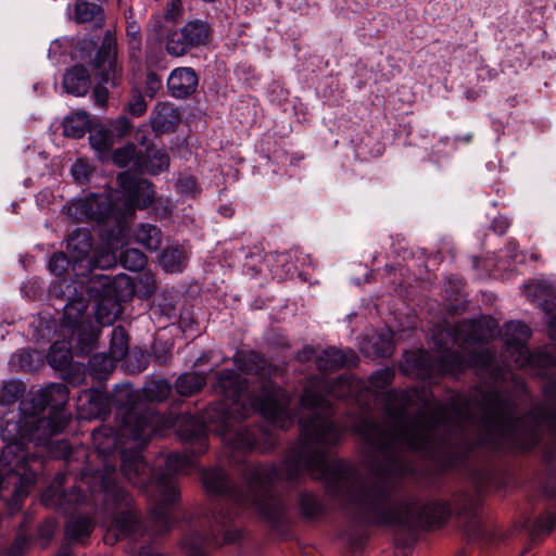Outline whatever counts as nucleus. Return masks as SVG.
Wrapping results in <instances>:
<instances>
[{
	"instance_id": "c85d7f7f",
	"label": "nucleus",
	"mask_w": 556,
	"mask_h": 556,
	"mask_svg": "<svg viewBox=\"0 0 556 556\" xmlns=\"http://www.w3.org/2000/svg\"><path fill=\"white\" fill-rule=\"evenodd\" d=\"M116 363L110 354L96 353L89 358L87 370L94 379L102 380L114 369Z\"/></svg>"
},
{
	"instance_id": "2f4dec72",
	"label": "nucleus",
	"mask_w": 556,
	"mask_h": 556,
	"mask_svg": "<svg viewBox=\"0 0 556 556\" xmlns=\"http://www.w3.org/2000/svg\"><path fill=\"white\" fill-rule=\"evenodd\" d=\"M121 265L129 271L142 270L147 263V255L138 249H126L118 256Z\"/></svg>"
},
{
	"instance_id": "dca6fc26",
	"label": "nucleus",
	"mask_w": 556,
	"mask_h": 556,
	"mask_svg": "<svg viewBox=\"0 0 556 556\" xmlns=\"http://www.w3.org/2000/svg\"><path fill=\"white\" fill-rule=\"evenodd\" d=\"M402 370L421 380L437 378V358L427 351H406L403 355Z\"/></svg>"
},
{
	"instance_id": "0e129e2a",
	"label": "nucleus",
	"mask_w": 556,
	"mask_h": 556,
	"mask_svg": "<svg viewBox=\"0 0 556 556\" xmlns=\"http://www.w3.org/2000/svg\"><path fill=\"white\" fill-rule=\"evenodd\" d=\"M97 340V336L94 333H90L88 337V343H84V339L80 337L77 342V349L79 350V354H84L85 352H89L91 350V344Z\"/></svg>"
},
{
	"instance_id": "680f3d73",
	"label": "nucleus",
	"mask_w": 556,
	"mask_h": 556,
	"mask_svg": "<svg viewBox=\"0 0 556 556\" xmlns=\"http://www.w3.org/2000/svg\"><path fill=\"white\" fill-rule=\"evenodd\" d=\"M108 90L104 86L98 85L93 89V97L97 105L104 106L108 101Z\"/></svg>"
},
{
	"instance_id": "5fc2aeb1",
	"label": "nucleus",
	"mask_w": 556,
	"mask_h": 556,
	"mask_svg": "<svg viewBox=\"0 0 556 556\" xmlns=\"http://www.w3.org/2000/svg\"><path fill=\"white\" fill-rule=\"evenodd\" d=\"M511 222L508 217L504 215H498L493 218L491 223V229L493 230L494 233L503 236L508 231Z\"/></svg>"
},
{
	"instance_id": "e2e57ef3",
	"label": "nucleus",
	"mask_w": 556,
	"mask_h": 556,
	"mask_svg": "<svg viewBox=\"0 0 556 556\" xmlns=\"http://www.w3.org/2000/svg\"><path fill=\"white\" fill-rule=\"evenodd\" d=\"M141 39H128V52L130 59H138L141 53Z\"/></svg>"
},
{
	"instance_id": "37998d69",
	"label": "nucleus",
	"mask_w": 556,
	"mask_h": 556,
	"mask_svg": "<svg viewBox=\"0 0 556 556\" xmlns=\"http://www.w3.org/2000/svg\"><path fill=\"white\" fill-rule=\"evenodd\" d=\"M148 109L147 101L144 100L141 91L138 88L131 90L130 99L126 105V111L135 117L142 116Z\"/></svg>"
},
{
	"instance_id": "13d9d810",
	"label": "nucleus",
	"mask_w": 556,
	"mask_h": 556,
	"mask_svg": "<svg viewBox=\"0 0 556 556\" xmlns=\"http://www.w3.org/2000/svg\"><path fill=\"white\" fill-rule=\"evenodd\" d=\"M132 357L136 362V365H134V370H136L137 372H141L147 369L149 365V355L146 352H134Z\"/></svg>"
},
{
	"instance_id": "a878e982",
	"label": "nucleus",
	"mask_w": 556,
	"mask_h": 556,
	"mask_svg": "<svg viewBox=\"0 0 556 556\" xmlns=\"http://www.w3.org/2000/svg\"><path fill=\"white\" fill-rule=\"evenodd\" d=\"M136 243L149 251H157L162 244V231L152 224H140L134 231Z\"/></svg>"
},
{
	"instance_id": "6ab92c4d",
	"label": "nucleus",
	"mask_w": 556,
	"mask_h": 556,
	"mask_svg": "<svg viewBox=\"0 0 556 556\" xmlns=\"http://www.w3.org/2000/svg\"><path fill=\"white\" fill-rule=\"evenodd\" d=\"M117 39L108 29L93 58V70H117Z\"/></svg>"
},
{
	"instance_id": "49530a36",
	"label": "nucleus",
	"mask_w": 556,
	"mask_h": 556,
	"mask_svg": "<svg viewBox=\"0 0 556 556\" xmlns=\"http://www.w3.org/2000/svg\"><path fill=\"white\" fill-rule=\"evenodd\" d=\"M10 364L16 370L30 371L34 369L33 353L26 350L17 351L12 355Z\"/></svg>"
},
{
	"instance_id": "864d4df0",
	"label": "nucleus",
	"mask_w": 556,
	"mask_h": 556,
	"mask_svg": "<svg viewBox=\"0 0 556 556\" xmlns=\"http://www.w3.org/2000/svg\"><path fill=\"white\" fill-rule=\"evenodd\" d=\"M50 130L53 136V140L58 139L59 132L64 137V140H66L70 137V115L64 116L60 123H52Z\"/></svg>"
},
{
	"instance_id": "5701e85b",
	"label": "nucleus",
	"mask_w": 556,
	"mask_h": 556,
	"mask_svg": "<svg viewBox=\"0 0 556 556\" xmlns=\"http://www.w3.org/2000/svg\"><path fill=\"white\" fill-rule=\"evenodd\" d=\"M467 368V358L459 352H444L437 358V378L445 375H460Z\"/></svg>"
},
{
	"instance_id": "3c124183",
	"label": "nucleus",
	"mask_w": 556,
	"mask_h": 556,
	"mask_svg": "<svg viewBox=\"0 0 556 556\" xmlns=\"http://www.w3.org/2000/svg\"><path fill=\"white\" fill-rule=\"evenodd\" d=\"M161 87L162 77L157 74V72H147L146 94L149 98H154Z\"/></svg>"
},
{
	"instance_id": "4468645a",
	"label": "nucleus",
	"mask_w": 556,
	"mask_h": 556,
	"mask_svg": "<svg viewBox=\"0 0 556 556\" xmlns=\"http://www.w3.org/2000/svg\"><path fill=\"white\" fill-rule=\"evenodd\" d=\"M111 403L108 395L98 389H86L79 393L76 401L79 419H101L110 414Z\"/></svg>"
},
{
	"instance_id": "c756f323",
	"label": "nucleus",
	"mask_w": 556,
	"mask_h": 556,
	"mask_svg": "<svg viewBox=\"0 0 556 556\" xmlns=\"http://www.w3.org/2000/svg\"><path fill=\"white\" fill-rule=\"evenodd\" d=\"M172 384L167 379H151L142 388L143 396L149 402H164L172 394Z\"/></svg>"
},
{
	"instance_id": "f03ea898",
	"label": "nucleus",
	"mask_w": 556,
	"mask_h": 556,
	"mask_svg": "<svg viewBox=\"0 0 556 556\" xmlns=\"http://www.w3.org/2000/svg\"><path fill=\"white\" fill-rule=\"evenodd\" d=\"M137 400L138 393L131 387L115 389L112 404L122 410L121 427L116 430L102 425L92 431L91 438L104 457L119 452L121 470L128 482L142 491L154 486L159 498L141 522L132 497L117 481L116 469L105 466L100 475L99 495L104 510L112 515L103 538L108 545L168 532L175 522L174 506L180 497L173 473L189 472L195 466L193 457L208 450L210 429L199 418L142 409Z\"/></svg>"
},
{
	"instance_id": "473e14b6",
	"label": "nucleus",
	"mask_w": 556,
	"mask_h": 556,
	"mask_svg": "<svg viewBox=\"0 0 556 556\" xmlns=\"http://www.w3.org/2000/svg\"><path fill=\"white\" fill-rule=\"evenodd\" d=\"M556 529V511L547 509L539 516L530 528V536L536 540Z\"/></svg>"
},
{
	"instance_id": "39448f33",
	"label": "nucleus",
	"mask_w": 556,
	"mask_h": 556,
	"mask_svg": "<svg viewBox=\"0 0 556 556\" xmlns=\"http://www.w3.org/2000/svg\"><path fill=\"white\" fill-rule=\"evenodd\" d=\"M476 392L480 396L478 405L484 410L481 418L484 432L476 441L463 440L455 451L448 452L445 455V467H466L481 447L495 453L528 455L542 442L541 424H544L554 437L543 451V460L552 477L553 467L556 465V408L542 406L536 412L530 410L516 417L515 402L498 390L479 389ZM543 393L556 403V380L545 386Z\"/></svg>"
},
{
	"instance_id": "9d476101",
	"label": "nucleus",
	"mask_w": 556,
	"mask_h": 556,
	"mask_svg": "<svg viewBox=\"0 0 556 556\" xmlns=\"http://www.w3.org/2000/svg\"><path fill=\"white\" fill-rule=\"evenodd\" d=\"M493 334L485 329L480 320L464 319L450 327H437L433 330L432 339L439 349L447 348L448 344L459 342L467 345H476L486 342Z\"/></svg>"
},
{
	"instance_id": "58836bf2",
	"label": "nucleus",
	"mask_w": 556,
	"mask_h": 556,
	"mask_svg": "<svg viewBox=\"0 0 556 556\" xmlns=\"http://www.w3.org/2000/svg\"><path fill=\"white\" fill-rule=\"evenodd\" d=\"M93 528L94 523L90 517L83 515L74 516L72 514V543L89 538Z\"/></svg>"
},
{
	"instance_id": "c03bdc74",
	"label": "nucleus",
	"mask_w": 556,
	"mask_h": 556,
	"mask_svg": "<svg viewBox=\"0 0 556 556\" xmlns=\"http://www.w3.org/2000/svg\"><path fill=\"white\" fill-rule=\"evenodd\" d=\"M176 189L180 194L191 198L200 193L198 181L192 175H180L176 181Z\"/></svg>"
},
{
	"instance_id": "338daca9",
	"label": "nucleus",
	"mask_w": 556,
	"mask_h": 556,
	"mask_svg": "<svg viewBox=\"0 0 556 556\" xmlns=\"http://www.w3.org/2000/svg\"><path fill=\"white\" fill-rule=\"evenodd\" d=\"M482 92H484L483 87L476 88L472 86H468L466 87L465 90V97L469 101H475L481 96Z\"/></svg>"
},
{
	"instance_id": "4c0bfd02",
	"label": "nucleus",
	"mask_w": 556,
	"mask_h": 556,
	"mask_svg": "<svg viewBox=\"0 0 556 556\" xmlns=\"http://www.w3.org/2000/svg\"><path fill=\"white\" fill-rule=\"evenodd\" d=\"M184 252L179 247H168L162 251L161 263L166 271L178 273L182 270Z\"/></svg>"
},
{
	"instance_id": "e433bc0d",
	"label": "nucleus",
	"mask_w": 556,
	"mask_h": 556,
	"mask_svg": "<svg viewBox=\"0 0 556 556\" xmlns=\"http://www.w3.org/2000/svg\"><path fill=\"white\" fill-rule=\"evenodd\" d=\"M31 542V538L27 530V516L24 517V521L20 526V530L14 538L13 542L7 548L8 556H22L28 549Z\"/></svg>"
},
{
	"instance_id": "774afa93",
	"label": "nucleus",
	"mask_w": 556,
	"mask_h": 556,
	"mask_svg": "<svg viewBox=\"0 0 556 556\" xmlns=\"http://www.w3.org/2000/svg\"><path fill=\"white\" fill-rule=\"evenodd\" d=\"M96 48V41L93 39H84L80 42L79 50L80 52H87L90 53Z\"/></svg>"
},
{
	"instance_id": "393cba45",
	"label": "nucleus",
	"mask_w": 556,
	"mask_h": 556,
	"mask_svg": "<svg viewBox=\"0 0 556 556\" xmlns=\"http://www.w3.org/2000/svg\"><path fill=\"white\" fill-rule=\"evenodd\" d=\"M206 381V375L203 372L186 371L176 379L175 389L180 396H191L200 392Z\"/></svg>"
},
{
	"instance_id": "4d7b16f0",
	"label": "nucleus",
	"mask_w": 556,
	"mask_h": 556,
	"mask_svg": "<svg viewBox=\"0 0 556 556\" xmlns=\"http://www.w3.org/2000/svg\"><path fill=\"white\" fill-rule=\"evenodd\" d=\"M180 0H167L164 17L166 21H174L180 12Z\"/></svg>"
},
{
	"instance_id": "72a5a7b5",
	"label": "nucleus",
	"mask_w": 556,
	"mask_h": 556,
	"mask_svg": "<svg viewBox=\"0 0 556 556\" xmlns=\"http://www.w3.org/2000/svg\"><path fill=\"white\" fill-rule=\"evenodd\" d=\"M25 392V384L18 380L3 381L0 387V405H13Z\"/></svg>"
},
{
	"instance_id": "2eb2a0df",
	"label": "nucleus",
	"mask_w": 556,
	"mask_h": 556,
	"mask_svg": "<svg viewBox=\"0 0 556 556\" xmlns=\"http://www.w3.org/2000/svg\"><path fill=\"white\" fill-rule=\"evenodd\" d=\"M66 476L58 473L52 483L42 492L40 501L47 507L64 515V539L70 535V496L64 488Z\"/></svg>"
},
{
	"instance_id": "ea45409f",
	"label": "nucleus",
	"mask_w": 556,
	"mask_h": 556,
	"mask_svg": "<svg viewBox=\"0 0 556 556\" xmlns=\"http://www.w3.org/2000/svg\"><path fill=\"white\" fill-rule=\"evenodd\" d=\"M70 54V40L67 38L55 39L51 42L48 56L53 66L66 64Z\"/></svg>"
},
{
	"instance_id": "603ef678",
	"label": "nucleus",
	"mask_w": 556,
	"mask_h": 556,
	"mask_svg": "<svg viewBox=\"0 0 556 556\" xmlns=\"http://www.w3.org/2000/svg\"><path fill=\"white\" fill-rule=\"evenodd\" d=\"M89 174L90 166L81 159H77L72 165V178L74 180L84 181L88 178Z\"/></svg>"
},
{
	"instance_id": "69168bd1",
	"label": "nucleus",
	"mask_w": 556,
	"mask_h": 556,
	"mask_svg": "<svg viewBox=\"0 0 556 556\" xmlns=\"http://www.w3.org/2000/svg\"><path fill=\"white\" fill-rule=\"evenodd\" d=\"M79 371L85 372L84 365L83 364H78V363L74 364L72 362V378H71L72 386L80 383L83 381V378L80 377V375H78Z\"/></svg>"
},
{
	"instance_id": "4be33fe9",
	"label": "nucleus",
	"mask_w": 556,
	"mask_h": 556,
	"mask_svg": "<svg viewBox=\"0 0 556 556\" xmlns=\"http://www.w3.org/2000/svg\"><path fill=\"white\" fill-rule=\"evenodd\" d=\"M48 364L60 371L64 380L70 379V341H55L47 354Z\"/></svg>"
},
{
	"instance_id": "052dcab7",
	"label": "nucleus",
	"mask_w": 556,
	"mask_h": 556,
	"mask_svg": "<svg viewBox=\"0 0 556 556\" xmlns=\"http://www.w3.org/2000/svg\"><path fill=\"white\" fill-rule=\"evenodd\" d=\"M315 355V349L311 345H304L300 351H298L294 355V359L299 363H307Z\"/></svg>"
},
{
	"instance_id": "f3484780",
	"label": "nucleus",
	"mask_w": 556,
	"mask_h": 556,
	"mask_svg": "<svg viewBox=\"0 0 556 556\" xmlns=\"http://www.w3.org/2000/svg\"><path fill=\"white\" fill-rule=\"evenodd\" d=\"M168 167V153L163 149H154L152 147L140 151L135 162V172L139 174L148 173L150 175H157L167 170Z\"/></svg>"
},
{
	"instance_id": "0eeeda50",
	"label": "nucleus",
	"mask_w": 556,
	"mask_h": 556,
	"mask_svg": "<svg viewBox=\"0 0 556 556\" xmlns=\"http://www.w3.org/2000/svg\"><path fill=\"white\" fill-rule=\"evenodd\" d=\"M81 277L72 278V305L74 302H84L86 296L96 301V317L99 324L111 325L115 319V314L106 307V303H112L117 298L116 287L125 285L130 286V279L126 275L111 277L104 274H92L86 280Z\"/></svg>"
},
{
	"instance_id": "b1692460",
	"label": "nucleus",
	"mask_w": 556,
	"mask_h": 556,
	"mask_svg": "<svg viewBox=\"0 0 556 556\" xmlns=\"http://www.w3.org/2000/svg\"><path fill=\"white\" fill-rule=\"evenodd\" d=\"M182 30L192 48L207 46L211 41L212 27L206 21H189L184 25Z\"/></svg>"
},
{
	"instance_id": "a18cd8bd",
	"label": "nucleus",
	"mask_w": 556,
	"mask_h": 556,
	"mask_svg": "<svg viewBox=\"0 0 556 556\" xmlns=\"http://www.w3.org/2000/svg\"><path fill=\"white\" fill-rule=\"evenodd\" d=\"M468 368L486 369L493 362L494 355L491 351L470 352L466 356Z\"/></svg>"
},
{
	"instance_id": "ddd939ff",
	"label": "nucleus",
	"mask_w": 556,
	"mask_h": 556,
	"mask_svg": "<svg viewBox=\"0 0 556 556\" xmlns=\"http://www.w3.org/2000/svg\"><path fill=\"white\" fill-rule=\"evenodd\" d=\"M68 268L70 258L63 252L53 253L48 262L49 271L55 276V279L49 287V295L63 302L62 309L64 311V318L66 317V311L70 307V282L67 280Z\"/></svg>"
},
{
	"instance_id": "79ce46f5",
	"label": "nucleus",
	"mask_w": 556,
	"mask_h": 556,
	"mask_svg": "<svg viewBox=\"0 0 556 556\" xmlns=\"http://www.w3.org/2000/svg\"><path fill=\"white\" fill-rule=\"evenodd\" d=\"M58 528V521L53 517L47 518L37 529L35 540L41 547H47L52 541Z\"/></svg>"
},
{
	"instance_id": "aec40b11",
	"label": "nucleus",
	"mask_w": 556,
	"mask_h": 556,
	"mask_svg": "<svg viewBox=\"0 0 556 556\" xmlns=\"http://www.w3.org/2000/svg\"><path fill=\"white\" fill-rule=\"evenodd\" d=\"M180 122V113L170 103L159 102L155 104L150 124L154 132L162 134L172 130Z\"/></svg>"
},
{
	"instance_id": "412c9836",
	"label": "nucleus",
	"mask_w": 556,
	"mask_h": 556,
	"mask_svg": "<svg viewBox=\"0 0 556 556\" xmlns=\"http://www.w3.org/2000/svg\"><path fill=\"white\" fill-rule=\"evenodd\" d=\"M199 83L197 72H170L167 77L169 93L178 99H184L195 91Z\"/></svg>"
},
{
	"instance_id": "bb28decb",
	"label": "nucleus",
	"mask_w": 556,
	"mask_h": 556,
	"mask_svg": "<svg viewBox=\"0 0 556 556\" xmlns=\"http://www.w3.org/2000/svg\"><path fill=\"white\" fill-rule=\"evenodd\" d=\"M299 508L303 518L312 520L326 513L323 501L313 492L302 491L299 494Z\"/></svg>"
},
{
	"instance_id": "1a4fd4ad",
	"label": "nucleus",
	"mask_w": 556,
	"mask_h": 556,
	"mask_svg": "<svg viewBox=\"0 0 556 556\" xmlns=\"http://www.w3.org/2000/svg\"><path fill=\"white\" fill-rule=\"evenodd\" d=\"M531 337L530 327L522 321H508L504 326V351L517 367L523 368L534 363L547 365L545 353H530L528 341Z\"/></svg>"
},
{
	"instance_id": "9b49d317",
	"label": "nucleus",
	"mask_w": 556,
	"mask_h": 556,
	"mask_svg": "<svg viewBox=\"0 0 556 556\" xmlns=\"http://www.w3.org/2000/svg\"><path fill=\"white\" fill-rule=\"evenodd\" d=\"M236 368L244 375L256 376L264 381H273L271 378L281 375L283 369L269 362L266 356L256 350H237L232 355Z\"/></svg>"
},
{
	"instance_id": "a19ab883",
	"label": "nucleus",
	"mask_w": 556,
	"mask_h": 556,
	"mask_svg": "<svg viewBox=\"0 0 556 556\" xmlns=\"http://www.w3.org/2000/svg\"><path fill=\"white\" fill-rule=\"evenodd\" d=\"M139 154L140 151L136 150L135 144L128 143L116 149L113 152L112 160L118 167L131 166V168L135 170V162Z\"/></svg>"
},
{
	"instance_id": "c9c22d12",
	"label": "nucleus",
	"mask_w": 556,
	"mask_h": 556,
	"mask_svg": "<svg viewBox=\"0 0 556 556\" xmlns=\"http://www.w3.org/2000/svg\"><path fill=\"white\" fill-rule=\"evenodd\" d=\"M395 372L390 367L380 368L374 371L369 378L368 382L369 392L364 394V399L374 395L377 390L386 389L389 384L392 383L394 379Z\"/></svg>"
},
{
	"instance_id": "a211bd4d",
	"label": "nucleus",
	"mask_w": 556,
	"mask_h": 556,
	"mask_svg": "<svg viewBox=\"0 0 556 556\" xmlns=\"http://www.w3.org/2000/svg\"><path fill=\"white\" fill-rule=\"evenodd\" d=\"M356 361L357 356L353 350L343 351L330 346L317 355L315 364L319 371H337L345 365H354Z\"/></svg>"
},
{
	"instance_id": "09e8293b",
	"label": "nucleus",
	"mask_w": 556,
	"mask_h": 556,
	"mask_svg": "<svg viewBox=\"0 0 556 556\" xmlns=\"http://www.w3.org/2000/svg\"><path fill=\"white\" fill-rule=\"evenodd\" d=\"M77 75L72 77V96H84L90 88L89 72H76Z\"/></svg>"
},
{
	"instance_id": "f8f14e48",
	"label": "nucleus",
	"mask_w": 556,
	"mask_h": 556,
	"mask_svg": "<svg viewBox=\"0 0 556 556\" xmlns=\"http://www.w3.org/2000/svg\"><path fill=\"white\" fill-rule=\"evenodd\" d=\"M89 132V142L98 152H106L114 144L113 134L102 124H92L86 112H72V138Z\"/></svg>"
},
{
	"instance_id": "f704fd0d",
	"label": "nucleus",
	"mask_w": 556,
	"mask_h": 556,
	"mask_svg": "<svg viewBox=\"0 0 556 556\" xmlns=\"http://www.w3.org/2000/svg\"><path fill=\"white\" fill-rule=\"evenodd\" d=\"M188 41L182 28L170 31L166 38V51L173 56H181L192 48Z\"/></svg>"
},
{
	"instance_id": "20e7f679",
	"label": "nucleus",
	"mask_w": 556,
	"mask_h": 556,
	"mask_svg": "<svg viewBox=\"0 0 556 556\" xmlns=\"http://www.w3.org/2000/svg\"><path fill=\"white\" fill-rule=\"evenodd\" d=\"M415 395L409 390H388L382 397L383 410L392 422L382 425L362 418L352 428L364 442L365 456L380 476L406 473L409 470L406 453L428 451L433 432L459 419L470 405L466 396L454 393L448 404L425 405L408 418L406 413Z\"/></svg>"
},
{
	"instance_id": "bf43d9fd",
	"label": "nucleus",
	"mask_w": 556,
	"mask_h": 556,
	"mask_svg": "<svg viewBox=\"0 0 556 556\" xmlns=\"http://www.w3.org/2000/svg\"><path fill=\"white\" fill-rule=\"evenodd\" d=\"M153 357L154 359L164 365L167 364L170 359L169 350H166L163 345L154 344L153 345Z\"/></svg>"
},
{
	"instance_id": "7c9ffc66",
	"label": "nucleus",
	"mask_w": 556,
	"mask_h": 556,
	"mask_svg": "<svg viewBox=\"0 0 556 556\" xmlns=\"http://www.w3.org/2000/svg\"><path fill=\"white\" fill-rule=\"evenodd\" d=\"M129 350V340L124 327H114L111 334L109 354L119 362L126 357Z\"/></svg>"
},
{
	"instance_id": "7ed1b4c3",
	"label": "nucleus",
	"mask_w": 556,
	"mask_h": 556,
	"mask_svg": "<svg viewBox=\"0 0 556 556\" xmlns=\"http://www.w3.org/2000/svg\"><path fill=\"white\" fill-rule=\"evenodd\" d=\"M368 392L366 382L352 375H340L332 381L319 375L307 379L300 405L321 414L313 413L300 421V439L281 460L282 481L295 488L306 476L321 480L331 500L368 526L441 527L452 514L450 503L441 500L421 503L416 498L395 503L387 481L364 483L352 463L341 458L329 460L321 448L338 444L344 432L333 420L328 396L352 400L365 408L368 405L364 403V394Z\"/></svg>"
},
{
	"instance_id": "6e6d98bb",
	"label": "nucleus",
	"mask_w": 556,
	"mask_h": 556,
	"mask_svg": "<svg viewBox=\"0 0 556 556\" xmlns=\"http://www.w3.org/2000/svg\"><path fill=\"white\" fill-rule=\"evenodd\" d=\"M131 16H132V10L129 9L128 14H126V20H127L126 35H127L128 39H141L140 25L134 20L129 21V18H131Z\"/></svg>"
},
{
	"instance_id": "8fccbe9b",
	"label": "nucleus",
	"mask_w": 556,
	"mask_h": 556,
	"mask_svg": "<svg viewBox=\"0 0 556 556\" xmlns=\"http://www.w3.org/2000/svg\"><path fill=\"white\" fill-rule=\"evenodd\" d=\"M130 121L126 116H118L111 122L109 130L113 134L114 138H123L130 131Z\"/></svg>"
},
{
	"instance_id": "f257e3e1",
	"label": "nucleus",
	"mask_w": 556,
	"mask_h": 556,
	"mask_svg": "<svg viewBox=\"0 0 556 556\" xmlns=\"http://www.w3.org/2000/svg\"><path fill=\"white\" fill-rule=\"evenodd\" d=\"M213 392L223 400L210 403L200 419L210 431L222 437L224 454L229 464L240 465L245 490L230 480L220 468H204L201 482L215 498L212 507L194 516L193 531L181 540L188 556H210L212 551L240 544L242 533L232 522L244 511L252 510L271 527L285 517L283 498L275 488L282 481V467L277 463L248 464L249 452L268 453L279 442L274 427L288 429L294 415L289 410L291 394L274 381H264L257 391L241 401L249 380L235 369H222L212 380Z\"/></svg>"
},
{
	"instance_id": "423d86ee",
	"label": "nucleus",
	"mask_w": 556,
	"mask_h": 556,
	"mask_svg": "<svg viewBox=\"0 0 556 556\" xmlns=\"http://www.w3.org/2000/svg\"><path fill=\"white\" fill-rule=\"evenodd\" d=\"M116 181L124 197L122 205L108 194L91 193L83 200L72 199V206L76 213L97 223L114 219L119 226V235L125 236L124 222L134 216L136 208L144 210L151 206L155 191L151 181L138 178L130 172L119 173Z\"/></svg>"
},
{
	"instance_id": "de8ad7c7",
	"label": "nucleus",
	"mask_w": 556,
	"mask_h": 556,
	"mask_svg": "<svg viewBox=\"0 0 556 556\" xmlns=\"http://www.w3.org/2000/svg\"><path fill=\"white\" fill-rule=\"evenodd\" d=\"M453 506L456 514H467L473 508V497L467 492H458L453 496Z\"/></svg>"
},
{
	"instance_id": "cd10ccee",
	"label": "nucleus",
	"mask_w": 556,
	"mask_h": 556,
	"mask_svg": "<svg viewBox=\"0 0 556 556\" xmlns=\"http://www.w3.org/2000/svg\"><path fill=\"white\" fill-rule=\"evenodd\" d=\"M367 355L376 358H387L393 354L394 343L392 334L378 333L372 336L364 348Z\"/></svg>"
},
{
	"instance_id": "6e6552de",
	"label": "nucleus",
	"mask_w": 556,
	"mask_h": 556,
	"mask_svg": "<svg viewBox=\"0 0 556 556\" xmlns=\"http://www.w3.org/2000/svg\"><path fill=\"white\" fill-rule=\"evenodd\" d=\"M72 273L75 277H87L94 268L115 267L118 257L110 247H99L92 252V237L89 231H72Z\"/></svg>"
}]
</instances>
